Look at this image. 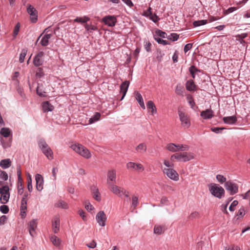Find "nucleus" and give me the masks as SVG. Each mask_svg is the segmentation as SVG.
Listing matches in <instances>:
<instances>
[{"label":"nucleus","instance_id":"obj_62","mask_svg":"<svg viewBox=\"0 0 250 250\" xmlns=\"http://www.w3.org/2000/svg\"><path fill=\"white\" fill-rule=\"evenodd\" d=\"M192 47V43H188L184 47V52L185 53L187 52L188 50H190Z\"/></svg>","mask_w":250,"mask_h":250},{"label":"nucleus","instance_id":"obj_38","mask_svg":"<svg viewBox=\"0 0 250 250\" xmlns=\"http://www.w3.org/2000/svg\"><path fill=\"white\" fill-rule=\"evenodd\" d=\"M100 117H101L100 114L99 113H96L93 117L89 119V124H92V123H94L95 122L99 120L100 118Z\"/></svg>","mask_w":250,"mask_h":250},{"label":"nucleus","instance_id":"obj_10","mask_svg":"<svg viewBox=\"0 0 250 250\" xmlns=\"http://www.w3.org/2000/svg\"><path fill=\"white\" fill-rule=\"evenodd\" d=\"M126 167L128 169L134 170L138 172L143 171L144 170V167L142 164L131 162L126 164Z\"/></svg>","mask_w":250,"mask_h":250},{"label":"nucleus","instance_id":"obj_11","mask_svg":"<svg viewBox=\"0 0 250 250\" xmlns=\"http://www.w3.org/2000/svg\"><path fill=\"white\" fill-rule=\"evenodd\" d=\"M178 161L182 162L188 161L194 158V156L191 153L183 152L177 153Z\"/></svg>","mask_w":250,"mask_h":250},{"label":"nucleus","instance_id":"obj_2","mask_svg":"<svg viewBox=\"0 0 250 250\" xmlns=\"http://www.w3.org/2000/svg\"><path fill=\"white\" fill-rule=\"evenodd\" d=\"M71 148L76 153L86 159H88L91 157V153L89 151L86 147L80 144H76L72 145Z\"/></svg>","mask_w":250,"mask_h":250},{"label":"nucleus","instance_id":"obj_45","mask_svg":"<svg viewBox=\"0 0 250 250\" xmlns=\"http://www.w3.org/2000/svg\"><path fill=\"white\" fill-rule=\"evenodd\" d=\"M216 178L218 182L220 183L221 184H222L224 182L226 183V178L222 175L217 174L216 176Z\"/></svg>","mask_w":250,"mask_h":250},{"label":"nucleus","instance_id":"obj_6","mask_svg":"<svg viewBox=\"0 0 250 250\" xmlns=\"http://www.w3.org/2000/svg\"><path fill=\"white\" fill-rule=\"evenodd\" d=\"M163 172L166 174L168 178L173 180L175 181L179 180V174L173 168H165L163 169Z\"/></svg>","mask_w":250,"mask_h":250},{"label":"nucleus","instance_id":"obj_30","mask_svg":"<svg viewBox=\"0 0 250 250\" xmlns=\"http://www.w3.org/2000/svg\"><path fill=\"white\" fill-rule=\"evenodd\" d=\"M55 207L63 209H67L68 208V204L64 201L59 200L55 204Z\"/></svg>","mask_w":250,"mask_h":250},{"label":"nucleus","instance_id":"obj_64","mask_svg":"<svg viewBox=\"0 0 250 250\" xmlns=\"http://www.w3.org/2000/svg\"><path fill=\"white\" fill-rule=\"evenodd\" d=\"M168 202V199L167 198V197H166V196H163L162 197L161 199V201H160V204L161 205V206H163L164 205H165Z\"/></svg>","mask_w":250,"mask_h":250},{"label":"nucleus","instance_id":"obj_32","mask_svg":"<svg viewBox=\"0 0 250 250\" xmlns=\"http://www.w3.org/2000/svg\"><path fill=\"white\" fill-rule=\"evenodd\" d=\"M0 134L4 137H8L11 135V131L8 128L3 127L0 130Z\"/></svg>","mask_w":250,"mask_h":250},{"label":"nucleus","instance_id":"obj_33","mask_svg":"<svg viewBox=\"0 0 250 250\" xmlns=\"http://www.w3.org/2000/svg\"><path fill=\"white\" fill-rule=\"evenodd\" d=\"M184 88L180 84H177L175 89V93L177 95L184 96Z\"/></svg>","mask_w":250,"mask_h":250},{"label":"nucleus","instance_id":"obj_37","mask_svg":"<svg viewBox=\"0 0 250 250\" xmlns=\"http://www.w3.org/2000/svg\"><path fill=\"white\" fill-rule=\"evenodd\" d=\"M27 182L28 189L30 192H31L33 188L32 185V178L29 173H28L27 174Z\"/></svg>","mask_w":250,"mask_h":250},{"label":"nucleus","instance_id":"obj_47","mask_svg":"<svg viewBox=\"0 0 250 250\" xmlns=\"http://www.w3.org/2000/svg\"><path fill=\"white\" fill-rule=\"evenodd\" d=\"M179 38V35L176 33H172L167 37V39L173 41H177Z\"/></svg>","mask_w":250,"mask_h":250},{"label":"nucleus","instance_id":"obj_23","mask_svg":"<svg viewBox=\"0 0 250 250\" xmlns=\"http://www.w3.org/2000/svg\"><path fill=\"white\" fill-rule=\"evenodd\" d=\"M42 107L43 112L51 111L53 110L54 107L48 101L44 102L42 104Z\"/></svg>","mask_w":250,"mask_h":250},{"label":"nucleus","instance_id":"obj_48","mask_svg":"<svg viewBox=\"0 0 250 250\" xmlns=\"http://www.w3.org/2000/svg\"><path fill=\"white\" fill-rule=\"evenodd\" d=\"M43 75H44V74L43 72L42 69L41 67L38 68L37 70L36 74V77L37 78H41V77H42L43 76Z\"/></svg>","mask_w":250,"mask_h":250},{"label":"nucleus","instance_id":"obj_31","mask_svg":"<svg viewBox=\"0 0 250 250\" xmlns=\"http://www.w3.org/2000/svg\"><path fill=\"white\" fill-rule=\"evenodd\" d=\"M11 163L9 159H4L0 162V166L3 168H6L11 166Z\"/></svg>","mask_w":250,"mask_h":250},{"label":"nucleus","instance_id":"obj_58","mask_svg":"<svg viewBox=\"0 0 250 250\" xmlns=\"http://www.w3.org/2000/svg\"><path fill=\"white\" fill-rule=\"evenodd\" d=\"M156 34H157V35L158 36L161 37L163 38H166V36H167V34L165 32H163L161 30L157 31Z\"/></svg>","mask_w":250,"mask_h":250},{"label":"nucleus","instance_id":"obj_28","mask_svg":"<svg viewBox=\"0 0 250 250\" xmlns=\"http://www.w3.org/2000/svg\"><path fill=\"white\" fill-rule=\"evenodd\" d=\"M52 35L51 34H47L43 36L40 42L42 46H46L48 44L49 40L51 38Z\"/></svg>","mask_w":250,"mask_h":250},{"label":"nucleus","instance_id":"obj_8","mask_svg":"<svg viewBox=\"0 0 250 250\" xmlns=\"http://www.w3.org/2000/svg\"><path fill=\"white\" fill-rule=\"evenodd\" d=\"M108 186L110 190L118 196H121L123 194L125 195L126 196H128L127 194H125L126 190L124 188H121L114 184H110Z\"/></svg>","mask_w":250,"mask_h":250},{"label":"nucleus","instance_id":"obj_22","mask_svg":"<svg viewBox=\"0 0 250 250\" xmlns=\"http://www.w3.org/2000/svg\"><path fill=\"white\" fill-rule=\"evenodd\" d=\"M196 85L192 80H188L186 83V87L188 91H194L196 90Z\"/></svg>","mask_w":250,"mask_h":250},{"label":"nucleus","instance_id":"obj_41","mask_svg":"<svg viewBox=\"0 0 250 250\" xmlns=\"http://www.w3.org/2000/svg\"><path fill=\"white\" fill-rule=\"evenodd\" d=\"M189 70L192 78L194 79L195 77V73L196 72L199 71V70L195 66L192 65L189 67Z\"/></svg>","mask_w":250,"mask_h":250},{"label":"nucleus","instance_id":"obj_21","mask_svg":"<svg viewBox=\"0 0 250 250\" xmlns=\"http://www.w3.org/2000/svg\"><path fill=\"white\" fill-rule=\"evenodd\" d=\"M213 112L211 109H208L201 112V116L204 119H211L213 117Z\"/></svg>","mask_w":250,"mask_h":250},{"label":"nucleus","instance_id":"obj_4","mask_svg":"<svg viewBox=\"0 0 250 250\" xmlns=\"http://www.w3.org/2000/svg\"><path fill=\"white\" fill-rule=\"evenodd\" d=\"M0 201L3 204H6L9 200L10 197L9 188L7 186H3L0 188Z\"/></svg>","mask_w":250,"mask_h":250},{"label":"nucleus","instance_id":"obj_59","mask_svg":"<svg viewBox=\"0 0 250 250\" xmlns=\"http://www.w3.org/2000/svg\"><path fill=\"white\" fill-rule=\"evenodd\" d=\"M199 217V213L198 212L194 211L192 213H191L189 215V218L190 219H194L198 218Z\"/></svg>","mask_w":250,"mask_h":250},{"label":"nucleus","instance_id":"obj_52","mask_svg":"<svg viewBox=\"0 0 250 250\" xmlns=\"http://www.w3.org/2000/svg\"><path fill=\"white\" fill-rule=\"evenodd\" d=\"M0 210L3 213H8L9 211V208L6 205H2L0 207Z\"/></svg>","mask_w":250,"mask_h":250},{"label":"nucleus","instance_id":"obj_26","mask_svg":"<svg viewBox=\"0 0 250 250\" xmlns=\"http://www.w3.org/2000/svg\"><path fill=\"white\" fill-rule=\"evenodd\" d=\"M165 230L166 228L164 226L156 225L154 228V232L158 235L164 233Z\"/></svg>","mask_w":250,"mask_h":250},{"label":"nucleus","instance_id":"obj_49","mask_svg":"<svg viewBox=\"0 0 250 250\" xmlns=\"http://www.w3.org/2000/svg\"><path fill=\"white\" fill-rule=\"evenodd\" d=\"M238 202L236 200L233 201L229 207V210L233 211L235 209V207L238 205Z\"/></svg>","mask_w":250,"mask_h":250},{"label":"nucleus","instance_id":"obj_55","mask_svg":"<svg viewBox=\"0 0 250 250\" xmlns=\"http://www.w3.org/2000/svg\"><path fill=\"white\" fill-rule=\"evenodd\" d=\"M155 39L160 44H162L163 45H167L168 44V42L167 41L164 40L159 38H155Z\"/></svg>","mask_w":250,"mask_h":250},{"label":"nucleus","instance_id":"obj_29","mask_svg":"<svg viewBox=\"0 0 250 250\" xmlns=\"http://www.w3.org/2000/svg\"><path fill=\"white\" fill-rule=\"evenodd\" d=\"M147 108L151 110L152 115H154L157 112V109L154 105L153 102L151 101H149L146 104Z\"/></svg>","mask_w":250,"mask_h":250},{"label":"nucleus","instance_id":"obj_43","mask_svg":"<svg viewBox=\"0 0 250 250\" xmlns=\"http://www.w3.org/2000/svg\"><path fill=\"white\" fill-rule=\"evenodd\" d=\"M27 53V50L25 49H23L20 55L19 61L20 62H23Z\"/></svg>","mask_w":250,"mask_h":250},{"label":"nucleus","instance_id":"obj_9","mask_svg":"<svg viewBox=\"0 0 250 250\" xmlns=\"http://www.w3.org/2000/svg\"><path fill=\"white\" fill-rule=\"evenodd\" d=\"M106 219V215L103 211L98 212L96 215V220L101 226L104 227L105 226Z\"/></svg>","mask_w":250,"mask_h":250},{"label":"nucleus","instance_id":"obj_57","mask_svg":"<svg viewBox=\"0 0 250 250\" xmlns=\"http://www.w3.org/2000/svg\"><path fill=\"white\" fill-rule=\"evenodd\" d=\"M19 30H20V24L18 23L16 25V26L14 28V32H13L14 36L15 37L18 35Z\"/></svg>","mask_w":250,"mask_h":250},{"label":"nucleus","instance_id":"obj_54","mask_svg":"<svg viewBox=\"0 0 250 250\" xmlns=\"http://www.w3.org/2000/svg\"><path fill=\"white\" fill-rule=\"evenodd\" d=\"M0 177L1 179L6 181L8 179V174L5 171H1L0 173Z\"/></svg>","mask_w":250,"mask_h":250},{"label":"nucleus","instance_id":"obj_7","mask_svg":"<svg viewBox=\"0 0 250 250\" xmlns=\"http://www.w3.org/2000/svg\"><path fill=\"white\" fill-rule=\"evenodd\" d=\"M225 188L229 192L230 195H233L238 191V185L230 181L226 182Z\"/></svg>","mask_w":250,"mask_h":250},{"label":"nucleus","instance_id":"obj_12","mask_svg":"<svg viewBox=\"0 0 250 250\" xmlns=\"http://www.w3.org/2000/svg\"><path fill=\"white\" fill-rule=\"evenodd\" d=\"M28 13L30 15V20L32 22H36L37 21V11L32 5H29L27 8Z\"/></svg>","mask_w":250,"mask_h":250},{"label":"nucleus","instance_id":"obj_3","mask_svg":"<svg viewBox=\"0 0 250 250\" xmlns=\"http://www.w3.org/2000/svg\"><path fill=\"white\" fill-rule=\"evenodd\" d=\"M39 146L42 152L48 159H53V152L49 146L43 140H40L39 142Z\"/></svg>","mask_w":250,"mask_h":250},{"label":"nucleus","instance_id":"obj_34","mask_svg":"<svg viewBox=\"0 0 250 250\" xmlns=\"http://www.w3.org/2000/svg\"><path fill=\"white\" fill-rule=\"evenodd\" d=\"M166 148L171 152H177L178 151L176 145L173 143H169L167 145Z\"/></svg>","mask_w":250,"mask_h":250},{"label":"nucleus","instance_id":"obj_15","mask_svg":"<svg viewBox=\"0 0 250 250\" xmlns=\"http://www.w3.org/2000/svg\"><path fill=\"white\" fill-rule=\"evenodd\" d=\"M27 201V200L25 198V197H23L21 201L20 210L21 216L22 218H25L26 215Z\"/></svg>","mask_w":250,"mask_h":250},{"label":"nucleus","instance_id":"obj_20","mask_svg":"<svg viewBox=\"0 0 250 250\" xmlns=\"http://www.w3.org/2000/svg\"><path fill=\"white\" fill-rule=\"evenodd\" d=\"M44 53L42 51L39 52L34 58L33 63L36 66H40L42 64V58L43 56Z\"/></svg>","mask_w":250,"mask_h":250},{"label":"nucleus","instance_id":"obj_25","mask_svg":"<svg viewBox=\"0 0 250 250\" xmlns=\"http://www.w3.org/2000/svg\"><path fill=\"white\" fill-rule=\"evenodd\" d=\"M223 120L224 122L226 124L232 125L234 124L236 122L237 119L235 116H232L224 117Z\"/></svg>","mask_w":250,"mask_h":250},{"label":"nucleus","instance_id":"obj_42","mask_svg":"<svg viewBox=\"0 0 250 250\" xmlns=\"http://www.w3.org/2000/svg\"><path fill=\"white\" fill-rule=\"evenodd\" d=\"M178 151L179 150L185 151L188 150L189 148V146L186 145H176Z\"/></svg>","mask_w":250,"mask_h":250},{"label":"nucleus","instance_id":"obj_19","mask_svg":"<svg viewBox=\"0 0 250 250\" xmlns=\"http://www.w3.org/2000/svg\"><path fill=\"white\" fill-rule=\"evenodd\" d=\"M129 85V81H125L121 84V85L120 86V92L121 93H122L123 95L120 100L121 101L124 98V97L126 93V92L127 91Z\"/></svg>","mask_w":250,"mask_h":250},{"label":"nucleus","instance_id":"obj_14","mask_svg":"<svg viewBox=\"0 0 250 250\" xmlns=\"http://www.w3.org/2000/svg\"><path fill=\"white\" fill-rule=\"evenodd\" d=\"M102 21L109 26H114L117 22V19L114 16H107L102 19Z\"/></svg>","mask_w":250,"mask_h":250},{"label":"nucleus","instance_id":"obj_56","mask_svg":"<svg viewBox=\"0 0 250 250\" xmlns=\"http://www.w3.org/2000/svg\"><path fill=\"white\" fill-rule=\"evenodd\" d=\"M138 197L136 196H133L132 204L134 207H136L138 204Z\"/></svg>","mask_w":250,"mask_h":250},{"label":"nucleus","instance_id":"obj_60","mask_svg":"<svg viewBox=\"0 0 250 250\" xmlns=\"http://www.w3.org/2000/svg\"><path fill=\"white\" fill-rule=\"evenodd\" d=\"M145 46V48L146 49V50L147 51V52H150V50H151V44L150 42H146L145 43V44L144 45Z\"/></svg>","mask_w":250,"mask_h":250},{"label":"nucleus","instance_id":"obj_35","mask_svg":"<svg viewBox=\"0 0 250 250\" xmlns=\"http://www.w3.org/2000/svg\"><path fill=\"white\" fill-rule=\"evenodd\" d=\"M89 20L90 19L88 17L86 16H84L83 18L77 17L74 20V21L81 23H85Z\"/></svg>","mask_w":250,"mask_h":250},{"label":"nucleus","instance_id":"obj_44","mask_svg":"<svg viewBox=\"0 0 250 250\" xmlns=\"http://www.w3.org/2000/svg\"><path fill=\"white\" fill-rule=\"evenodd\" d=\"M84 26L86 30L89 31H95L97 29V27L95 26L92 24H88L86 23L84 24Z\"/></svg>","mask_w":250,"mask_h":250},{"label":"nucleus","instance_id":"obj_63","mask_svg":"<svg viewBox=\"0 0 250 250\" xmlns=\"http://www.w3.org/2000/svg\"><path fill=\"white\" fill-rule=\"evenodd\" d=\"M241 196L244 199H248L250 198V190H249L244 194H241Z\"/></svg>","mask_w":250,"mask_h":250},{"label":"nucleus","instance_id":"obj_53","mask_svg":"<svg viewBox=\"0 0 250 250\" xmlns=\"http://www.w3.org/2000/svg\"><path fill=\"white\" fill-rule=\"evenodd\" d=\"M245 214V210L244 208H241L237 213V216L242 217Z\"/></svg>","mask_w":250,"mask_h":250},{"label":"nucleus","instance_id":"obj_27","mask_svg":"<svg viewBox=\"0 0 250 250\" xmlns=\"http://www.w3.org/2000/svg\"><path fill=\"white\" fill-rule=\"evenodd\" d=\"M135 98L136 100L138 102L141 107L143 108V109H145V105L141 94L137 91L135 92Z\"/></svg>","mask_w":250,"mask_h":250},{"label":"nucleus","instance_id":"obj_5","mask_svg":"<svg viewBox=\"0 0 250 250\" xmlns=\"http://www.w3.org/2000/svg\"><path fill=\"white\" fill-rule=\"evenodd\" d=\"M178 113L182 126L186 128L189 127L190 125V122L188 115L180 110H178Z\"/></svg>","mask_w":250,"mask_h":250},{"label":"nucleus","instance_id":"obj_46","mask_svg":"<svg viewBox=\"0 0 250 250\" xmlns=\"http://www.w3.org/2000/svg\"><path fill=\"white\" fill-rule=\"evenodd\" d=\"M37 93L41 97H44L45 96V92L42 90L40 86H38L36 89Z\"/></svg>","mask_w":250,"mask_h":250},{"label":"nucleus","instance_id":"obj_16","mask_svg":"<svg viewBox=\"0 0 250 250\" xmlns=\"http://www.w3.org/2000/svg\"><path fill=\"white\" fill-rule=\"evenodd\" d=\"M36 181V188L38 191H42L43 186V179L42 176L39 174H37L35 176Z\"/></svg>","mask_w":250,"mask_h":250},{"label":"nucleus","instance_id":"obj_17","mask_svg":"<svg viewBox=\"0 0 250 250\" xmlns=\"http://www.w3.org/2000/svg\"><path fill=\"white\" fill-rule=\"evenodd\" d=\"M37 227V220L35 219L31 220L28 224L29 232L32 237L36 235L35 230Z\"/></svg>","mask_w":250,"mask_h":250},{"label":"nucleus","instance_id":"obj_36","mask_svg":"<svg viewBox=\"0 0 250 250\" xmlns=\"http://www.w3.org/2000/svg\"><path fill=\"white\" fill-rule=\"evenodd\" d=\"M52 243L56 246H59L61 240L55 235H52L50 238Z\"/></svg>","mask_w":250,"mask_h":250},{"label":"nucleus","instance_id":"obj_61","mask_svg":"<svg viewBox=\"0 0 250 250\" xmlns=\"http://www.w3.org/2000/svg\"><path fill=\"white\" fill-rule=\"evenodd\" d=\"M149 18L150 20H151L153 22H157L159 20V18H158V17L156 15H151L150 17H149Z\"/></svg>","mask_w":250,"mask_h":250},{"label":"nucleus","instance_id":"obj_39","mask_svg":"<svg viewBox=\"0 0 250 250\" xmlns=\"http://www.w3.org/2000/svg\"><path fill=\"white\" fill-rule=\"evenodd\" d=\"M93 198L96 201H100L101 200L100 194L98 189L96 188L93 190Z\"/></svg>","mask_w":250,"mask_h":250},{"label":"nucleus","instance_id":"obj_51","mask_svg":"<svg viewBox=\"0 0 250 250\" xmlns=\"http://www.w3.org/2000/svg\"><path fill=\"white\" fill-rule=\"evenodd\" d=\"M22 179L21 181V182L18 180V193L20 194H22L23 193V187H22Z\"/></svg>","mask_w":250,"mask_h":250},{"label":"nucleus","instance_id":"obj_13","mask_svg":"<svg viewBox=\"0 0 250 250\" xmlns=\"http://www.w3.org/2000/svg\"><path fill=\"white\" fill-rule=\"evenodd\" d=\"M116 172L115 169L109 170L107 174V184L108 186L110 184H113L116 181Z\"/></svg>","mask_w":250,"mask_h":250},{"label":"nucleus","instance_id":"obj_18","mask_svg":"<svg viewBox=\"0 0 250 250\" xmlns=\"http://www.w3.org/2000/svg\"><path fill=\"white\" fill-rule=\"evenodd\" d=\"M52 229L54 232L57 233L60 229V218L58 215L54 217L52 222Z\"/></svg>","mask_w":250,"mask_h":250},{"label":"nucleus","instance_id":"obj_40","mask_svg":"<svg viewBox=\"0 0 250 250\" xmlns=\"http://www.w3.org/2000/svg\"><path fill=\"white\" fill-rule=\"evenodd\" d=\"M207 23V20H200L194 21L193 22V25L194 27H197L201 25H205Z\"/></svg>","mask_w":250,"mask_h":250},{"label":"nucleus","instance_id":"obj_24","mask_svg":"<svg viewBox=\"0 0 250 250\" xmlns=\"http://www.w3.org/2000/svg\"><path fill=\"white\" fill-rule=\"evenodd\" d=\"M147 146L146 144L141 143L135 147V150L137 153L143 154L146 150Z\"/></svg>","mask_w":250,"mask_h":250},{"label":"nucleus","instance_id":"obj_50","mask_svg":"<svg viewBox=\"0 0 250 250\" xmlns=\"http://www.w3.org/2000/svg\"><path fill=\"white\" fill-rule=\"evenodd\" d=\"M84 206L85 209L88 211L92 210L94 209L93 206L88 201L85 202Z\"/></svg>","mask_w":250,"mask_h":250},{"label":"nucleus","instance_id":"obj_1","mask_svg":"<svg viewBox=\"0 0 250 250\" xmlns=\"http://www.w3.org/2000/svg\"><path fill=\"white\" fill-rule=\"evenodd\" d=\"M208 188L211 194L214 197L221 199L225 196L224 189L216 184H210L208 186Z\"/></svg>","mask_w":250,"mask_h":250}]
</instances>
